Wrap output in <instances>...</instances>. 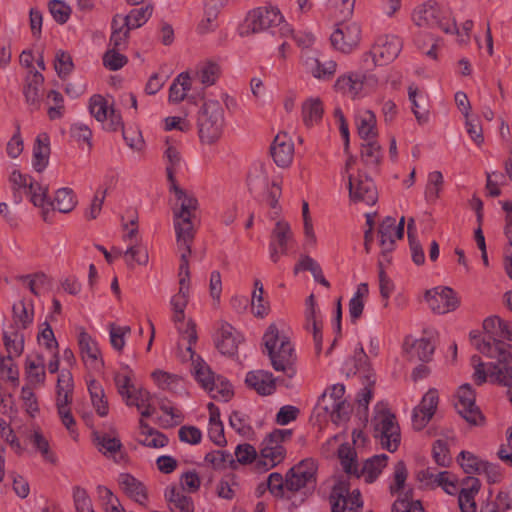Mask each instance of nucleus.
<instances>
[{
  "label": "nucleus",
  "instance_id": "a19ab883",
  "mask_svg": "<svg viewBox=\"0 0 512 512\" xmlns=\"http://www.w3.org/2000/svg\"><path fill=\"white\" fill-rule=\"evenodd\" d=\"M293 238V233L288 222L279 220L276 222L275 227L271 233V242H275L282 254H287L288 243Z\"/></svg>",
  "mask_w": 512,
  "mask_h": 512
},
{
  "label": "nucleus",
  "instance_id": "c756f323",
  "mask_svg": "<svg viewBox=\"0 0 512 512\" xmlns=\"http://www.w3.org/2000/svg\"><path fill=\"white\" fill-rule=\"evenodd\" d=\"M408 97L412 104V112L418 124H426L429 120V110L426 105V96L421 93L417 86L408 87Z\"/></svg>",
  "mask_w": 512,
  "mask_h": 512
},
{
  "label": "nucleus",
  "instance_id": "0e129e2a",
  "mask_svg": "<svg viewBox=\"0 0 512 512\" xmlns=\"http://www.w3.org/2000/svg\"><path fill=\"white\" fill-rule=\"evenodd\" d=\"M129 326H117L114 323L109 325L110 342L114 349L121 351L125 346V336L130 334Z\"/></svg>",
  "mask_w": 512,
  "mask_h": 512
},
{
  "label": "nucleus",
  "instance_id": "9b49d317",
  "mask_svg": "<svg viewBox=\"0 0 512 512\" xmlns=\"http://www.w3.org/2000/svg\"><path fill=\"white\" fill-rule=\"evenodd\" d=\"M349 197L355 202L374 205L378 200V193L373 180L366 174L359 172L357 176L349 174Z\"/></svg>",
  "mask_w": 512,
  "mask_h": 512
},
{
  "label": "nucleus",
  "instance_id": "c85d7f7f",
  "mask_svg": "<svg viewBox=\"0 0 512 512\" xmlns=\"http://www.w3.org/2000/svg\"><path fill=\"white\" fill-rule=\"evenodd\" d=\"M483 328L486 333L490 334L488 340L494 342L497 340H512V331L508 321L500 318L499 316H491L484 320Z\"/></svg>",
  "mask_w": 512,
  "mask_h": 512
},
{
  "label": "nucleus",
  "instance_id": "473e14b6",
  "mask_svg": "<svg viewBox=\"0 0 512 512\" xmlns=\"http://www.w3.org/2000/svg\"><path fill=\"white\" fill-rule=\"evenodd\" d=\"M164 495L169 503L170 512H194L192 499L178 491L176 487H167Z\"/></svg>",
  "mask_w": 512,
  "mask_h": 512
},
{
  "label": "nucleus",
  "instance_id": "bb28decb",
  "mask_svg": "<svg viewBox=\"0 0 512 512\" xmlns=\"http://www.w3.org/2000/svg\"><path fill=\"white\" fill-rule=\"evenodd\" d=\"M119 485L123 491L140 505H145L147 501V491L145 486L135 477L128 473L120 474Z\"/></svg>",
  "mask_w": 512,
  "mask_h": 512
},
{
  "label": "nucleus",
  "instance_id": "a18cd8bd",
  "mask_svg": "<svg viewBox=\"0 0 512 512\" xmlns=\"http://www.w3.org/2000/svg\"><path fill=\"white\" fill-rule=\"evenodd\" d=\"M88 391L97 414L101 417L106 416L108 414V402L102 386L96 380H91L88 383Z\"/></svg>",
  "mask_w": 512,
  "mask_h": 512
},
{
  "label": "nucleus",
  "instance_id": "a878e982",
  "mask_svg": "<svg viewBox=\"0 0 512 512\" xmlns=\"http://www.w3.org/2000/svg\"><path fill=\"white\" fill-rule=\"evenodd\" d=\"M13 327L16 330L29 328L34 320V306L31 301L22 299L12 307Z\"/></svg>",
  "mask_w": 512,
  "mask_h": 512
},
{
  "label": "nucleus",
  "instance_id": "e433bc0d",
  "mask_svg": "<svg viewBox=\"0 0 512 512\" xmlns=\"http://www.w3.org/2000/svg\"><path fill=\"white\" fill-rule=\"evenodd\" d=\"M195 354L193 358L191 357V353H189V359L192 361L194 374L196 380L201 384V386L207 390H214L213 384H215V376L211 371L210 367L199 357L197 356L195 359Z\"/></svg>",
  "mask_w": 512,
  "mask_h": 512
},
{
  "label": "nucleus",
  "instance_id": "774afa93",
  "mask_svg": "<svg viewBox=\"0 0 512 512\" xmlns=\"http://www.w3.org/2000/svg\"><path fill=\"white\" fill-rule=\"evenodd\" d=\"M120 49H108L103 56V64L111 71L122 68L127 63V57L119 52Z\"/></svg>",
  "mask_w": 512,
  "mask_h": 512
},
{
  "label": "nucleus",
  "instance_id": "338daca9",
  "mask_svg": "<svg viewBox=\"0 0 512 512\" xmlns=\"http://www.w3.org/2000/svg\"><path fill=\"white\" fill-rule=\"evenodd\" d=\"M205 461L211 464L215 469L225 468L227 464L233 466L235 463L232 454L221 450L206 454Z\"/></svg>",
  "mask_w": 512,
  "mask_h": 512
},
{
  "label": "nucleus",
  "instance_id": "052dcab7",
  "mask_svg": "<svg viewBox=\"0 0 512 512\" xmlns=\"http://www.w3.org/2000/svg\"><path fill=\"white\" fill-rule=\"evenodd\" d=\"M123 255L130 268L134 267V263L145 266L148 264L149 261L147 251L141 249L137 244L129 245V247L123 253Z\"/></svg>",
  "mask_w": 512,
  "mask_h": 512
},
{
  "label": "nucleus",
  "instance_id": "5fc2aeb1",
  "mask_svg": "<svg viewBox=\"0 0 512 512\" xmlns=\"http://www.w3.org/2000/svg\"><path fill=\"white\" fill-rule=\"evenodd\" d=\"M9 181L14 191V202L20 203L22 201V192H26L29 187V182H33L31 177L22 174L18 170L12 171Z\"/></svg>",
  "mask_w": 512,
  "mask_h": 512
},
{
  "label": "nucleus",
  "instance_id": "603ef678",
  "mask_svg": "<svg viewBox=\"0 0 512 512\" xmlns=\"http://www.w3.org/2000/svg\"><path fill=\"white\" fill-rule=\"evenodd\" d=\"M361 158L367 166H378L382 158L380 145L374 140L367 141L362 145Z\"/></svg>",
  "mask_w": 512,
  "mask_h": 512
},
{
  "label": "nucleus",
  "instance_id": "6e6552de",
  "mask_svg": "<svg viewBox=\"0 0 512 512\" xmlns=\"http://www.w3.org/2000/svg\"><path fill=\"white\" fill-rule=\"evenodd\" d=\"M331 512H361L363 502L360 491L350 493L349 482L339 479L333 486L330 494Z\"/></svg>",
  "mask_w": 512,
  "mask_h": 512
},
{
  "label": "nucleus",
  "instance_id": "4be33fe9",
  "mask_svg": "<svg viewBox=\"0 0 512 512\" xmlns=\"http://www.w3.org/2000/svg\"><path fill=\"white\" fill-rule=\"evenodd\" d=\"M171 190L174 192L179 208L173 209L174 218H193L198 207V201L194 195L187 193L180 188L177 183L171 185Z\"/></svg>",
  "mask_w": 512,
  "mask_h": 512
},
{
  "label": "nucleus",
  "instance_id": "58836bf2",
  "mask_svg": "<svg viewBox=\"0 0 512 512\" xmlns=\"http://www.w3.org/2000/svg\"><path fill=\"white\" fill-rule=\"evenodd\" d=\"M396 220L393 217H386L379 225L378 234L382 253L386 254L394 249L396 235Z\"/></svg>",
  "mask_w": 512,
  "mask_h": 512
},
{
  "label": "nucleus",
  "instance_id": "864d4df0",
  "mask_svg": "<svg viewBox=\"0 0 512 512\" xmlns=\"http://www.w3.org/2000/svg\"><path fill=\"white\" fill-rule=\"evenodd\" d=\"M4 345L8 352V356H20L24 350V335L20 331H13L11 334L4 332Z\"/></svg>",
  "mask_w": 512,
  "mask_h": 512
},
{
  "label": "nucleus",
  "instance_id": "412c9836",
  "mask_svg": "<svg viewBox=\"0 0 512 512\" xmlns=\"http://www.w3.org/2000/svg\"><path fill=\"white\" fill-rule=\"evenodd\" d=\"M74 390L73 377L70 371L62 370L56 385V407L58 412L70 409Z\"/></svg>",
  "mask_w": 512,
  "mask_h": 512
},
{
  "label": "nucleus",
  "instance_id": "0eeeda50",
  "mask_svg": "<svg viewBox=\"0 0 512 512\" xmlns=\"http://www.w3.org/2000/svg\"><path fill=\"white\" fill-rule=\"evenodd\" d=\"M379 84L376 74L366 72H350L344 74L336 80L335 88L337 91L351 98H356L362 92L374 90Z\"/></svg>",
  "mask_w": 512,
  "mask_h": 512
},
{
  "label": "nucleus",
  "instance_id": "4c0bfd02",
  "mask_svg": "<svg viewBox=\"0 0 512 512\" xmlns=\"http://www.w3.org/2000/svg\"><path fill=\"white\" fill-rule=\"evenodd\" d=\"M357 129L359 136L365 141H372L377 136L376 116L370 110H364L357 118Z\"/></svg>",
  "mask_w": 512,
  "mask_h": 512
},
{
  "label": "nucleus",
  "instance_id": "9d476101",
  "mask_svg": "<svg viewBox=\"0 0 512 512\" xmlns=\"http://www.w3.org/2000/svg\"><path fill=\"white\" fill-rule=\"evenodd\" d=\"M90 114L99 122H106L105 128L109 131L123 129V121L120 113L103 96L96 94L89 101Z\"/></svg>",
  "mask_w": 512,
  "mask_h": 512
},
{
  "label": "nucleus",
  "instance_id": "7c9ffc66",
  "mask_svg": "<svg viewBox=\"0 0 512 512\" xmlns=\"http://www.w3.org/2000/svg\"><path fill=\"white\" fill-rule=\"evenodd\" d=\"M152 6H145L138 9H133L126 16L116 15L115 24H121L122 27L128 29H136L141 27L152 15Z\"/></svg>",
  "mask_w": 512,
  "mask_h": 512
},
{
  "label": "nucleus",
  "instance_id": "cd10ccee",
  "mask_svg": "<svg viewBox=\"0 0 512 512\" xmlns=\"http://www.w3.org/2000/svg\"><path fill=\"white\" fill-rule=\"evenodd\" d=\"M406 354L411 362H428L435 350V345L428 338L414 340L410 345L406 342Z\"/></svg>",
  "mask_w": 512,
  "mask_h": 512
},
{
  "label": "nucleus",
  "instance_id": "e2e57ef3",
  "mask_svg": "<svg viewBox=\"0 0 512 512\" xmlns=\"http://www.w3.org/2000/svg\"><path fill=\"white\" fill-rule=\"evenodd\" d=\"M73 502L76 512H95L87 491L80 486L73 488Z\"/></svg>",
  "mask_w": 512,
  "mask_h": 512
},
{
  "label": "nucleus",
  "instance_id": "4468645a",
  "mask_svg": "<svg viewBox=\"0 0 512 512\" xmlns=\"http://www.w3.org/2000/svg\"><path fill=\"white\" fill-rule=\"evenodd\" d=\"M425 300L437 314H446L459 306V299L451 288L440 287L426 291Z\"/></svg>",
  "mask_w": 512,
  "mask_h": 512
},
{
  "label": "nucleus",
  "instance_id": "13d9d810",
  "mask_svg": "<svg viewBox=\"0 0 512 512\" xmlns=\"http://www.w3.org/2000/svg\"><path fill=\"white\" fill-rule=\"evenodd\" d=\"M457 460L465 473L481 474V467H482V464L484 463V461L479 460L471 452L461 451Z\"/></svg>",
  "mask_w": 512,
  "mask_h": 512
},
{
  "label": "nucleus",
  "instance_id": "f257e3e1",
  "mask_svg": "<svg viewBox=\"0 0 512 512\" xmlns=\"http://www.w3.org/2000/svg\"><path fill=\"white\" fill-rule=\"evenodd\" d=\"M263 343L274 370L284 372L288 377H293L297 357L289 337L273 323L269 325L263 335Z\"/></svg>",
  "mask_w": 512,
  "mask_h": 512
},
{
  "label": "nucleus",
  "instance_id": "72a5a7b5",
  "mask_svg": "<svg viewBox=\"0 0 512 512\" xmlns=\"http://www.w3.org/2000/svg\"><path fill=\"white\" fill-rule=\"evenodd\" d=\"M50 155L49 137L43 133L38 135L33 148V167L37 172H42L48 165Z\"/></svg>",
  "mask_w": 512,
  "mask_h": 512
},
{
  "label": "nucleus",
  "instance_id": "ddd939ff",
  "mask_svg": "<svg viewBox=\"0 0 512 512\" xmlns=\"http://www.w3.org/2000/svg\"><path fill=\"white\" fill-rule=\"evenodd\" d=\"M455 408L470 424L477 425L482 420L481 412L475 404V393L469 384L459 387L456 394Z\"/></svg>",
  "mask_w": 512,
  "mask_h": 512
},
{
  "label": "nucleus",
  "instance_id": "09e8293b",
  "mask_svg": "<svg viewBox=\"0 0 512 512\" xmlns=\"http://www.w3.org/2000/svg\"><path fill=\"white\" fill-rule=\"evenodd\" d=\"M489 379L492 383L512 389V366L489 364Z\"/></svg>",
  "mask_w": 512,
  "mask_h": 512
},
{
  "label": "nucleus",
  "instance_id": "2eb2a0df",
  "mask_svg": "<svg viewBox=\"0 0 512 512\" xmlns=\"http://www.w3.org/2000/svg\"><path fill=\"white\" fill-rule=\"evenodd\" d=\"M473 344L476 349L483 355L496 359L495 364L500 366L509 365L512 363V345L502 340L494 338V342L490 340L474 338Z\"/></svg>",
  "mask_w": 512,
  "mask_h": 512
},
{
  "label": "nucleus",
  "instance_id": "79ce46f5",
  "mask_svg": "<svg viewBox=\"0 0 512 512\" xmlns=\"http://www.w3.org/2000/svg\"><path fill=\"white\" fill-rule=\"evenodd\" d=\"M323 115L322 102L318 98H310L302 105V118L306 126L318 123Z\"/></svg>",
  "mask_w": 512,
  "mask_h": 512
},
{
  "label": "nucleus",
  "instance_id": "de8ad7c7",
  "mask_svg": "<svg viewBox=\"0 0 512 512\" xmlns=\"http://www.w3.org/2000/svg\"><path fill=\"white\" fill-rule=\"evenodd\" d=\"M124 372H118L114 376V382L117 391L124 401L128 399V395H132L138 389L131 382L132 371L129 366L123 367Z\"/></svg>",
  "mask_w": 512,
  "mask_h": 512
},
{
  "label": "nucleus",
  "instance_id": "f8f14e48",
  "mask_svg": "<svg viewBox=\"0 0 512 512\" xmlns=\"http://www.w3.org/2000/svg\"><path fill=\"white\" fill-rule=\"evenodd\" d=\"M331 44L343 53H350L361 40V28L358 23H340L332 33Z\"/></svg>",
  "mask_w": 512,
  "mask_h": 512
},
{
  "label": "nucleus",
  "instance_id": "f03ea898",
  "mask_svg": "<svg viewBox=\"0 0 512 512\" xmlns=\"http://www.w3.org/2000/svg\"><path fill=\"white\" fill-rule=\"evenodd\" d=\"M198 137L203 145H215L224 134L225 109L220 101L205 98L197 112Z\"/></svg>",
  "mask_w": 512,
  "mask_h": 512
},
{
  "label": "nucleus",
  "instance_id": "37998d69",
  "mask_svg": "<svg viewBox=\"0 0 512 512\" xmlns=\"http://www.w3.org/2000/svg\"><path fill=\"white\" fill-rule=\"evenodd\" d=\"M191 89V81L188 73L179 74L172 82L169 89V102L179 103L185 99Z\"/></svg>",
  "mask_w": 512,
  "mask_h": 512
},
{
  "label": "nucleus",
  "instance_id": "6ab92c4d",
  "mask_svg": "<svg viewBox=\"0 0 512 512\" xmlns=\"http://www.w3.org/2000/svg\"><path fill=\"white\" fill-rule=\"evenodd\" d=\"M285 453L286 451L281 444L271 441V439L266 437L263 441V447L260 452V459L257 461V466H262L264 470H269L284 460Z\"/></svg>",
  "mask_w": 512,
  "mask_h": 512
},
{
  "label": "nucleus",
  "instance_id": "6e6d98bb",
  "mask_svg": "<svg viewBox=\"0 0 512 512\" xmlns=\"http://www.w3.org/2000/svg\"><path fill=\"white\" fill-rule=\"evenodd\" d=\"M338 456L343 470L350 475H355L357 478L360 476L357 469V463L355 461V451L349 447L342 445L339 448Z\"/></svg>",
  "mask_w": 512,
  "mask_h": 512
},
{
  "label": "nucleus",
  "instance_id": "c03bdc74",
  "mask_svg": "<svg viewBox=\"0 0 512 512\" xmlns=\"http://www.w3.org/2000/svg\"><path fill=\"white\" fill-rule=\"evenodd\" d=\"M26 373L33 384H43L45 381V360L42 355L26 359Z\"/></svg>",
  "mask_w": 512,
  "mask_h": 512
},
{
  "label": "nucleus",
  "instance_id": "5701e85b",
  "mask_svg": "<svg viewBox=\"0 0 512 512\" xmlns=\"http://www.w3.org/2000/svg\"><path fill=\"white\" fill-rule=\"evenodd\" d=\"M245 382L260 395H271L276 389V379L265 370L248 372Z\"/></svg>",
  "mask_w": 512,
  "mask_h": 512
},
{
  "label": "nucleus",
  "instance_id": "69168bd1",
  "mask_svg": "<svg viewBox=\"0 0 512 512\" xmlns=\"http://www.w3.org/2000/svg\"><path fill=\"white\" fill-rule=\"evenodd\" d=\"M407 476L408 471L405 463L403 461H398L394 467L393 483L389 487L392 495L398 494L403 490Z\"/></svg>",
  "mask_w": 512,
  "mask_h": 512
},
{
  "label": "nucleus",
  "instance_id": "c9c22d12",
  "mask_svg": "<svg viewBox=\"0 0 512 512\" xmlns=\"http://www.w3.org/2000/svg\"><path fill=\"white\" fill-rule=\"evenodd\" d=\"M323 405L317 408L319 416L328 417L333 423L339 424L349 419L351 413V406L347 401H340L336 404Z\"/></svg>",
  "mask_w": 512,
  "mask_h": 512
},
{
  "label": "nucleus",
  "instance_id": "b1692460",
  "mask_svg": "<svg viewBox=\"0 0 512 512\" xmlns=\"http://www.w3.org/2000/svg\"><path fill=\"white\" fill-rule=\"evenodd\" d=\"M173 310V321L177 325V329L182 335V340L187 341L186 351L191 353V357L193 358L194 351L192 346L197 342V332L196 325L192 320H189L187 323H184L185 319V309H172Z\"/></svg>",
  "mask_w": 512,
  "mask_h": 512
},
{
  "label": "nucleus",
  "instance_id": "39448f33",
  "mask_svg": "<svg viewBox=\"0 0 512 512\" xmlns=\"http://www.w3.org/2000/svg\"><path fill=\"white\" fill-rule=\"evenodd\" d=\"M374 436L379 439L382 447L394 452L400 443V428L396 417L389 410H379L372 420Z\"/></svg>",
  "mask_w": 512,
  "mask_h": 512
},
{
  "label": "nucleus",
  "instance_id": "dca6fc26",
  "mask_svg": "<svg viewBox=\"0 0 512 512\" xmlns=\"http://www.w3.org/2000/svg\"><path fill=\"white\" fill-rule=\"evenodd\" d=\"M438 391L434 388L429 389L420 404L414 408L412 415V425L416 430H422L434 416L438 407Z\"/></svg>",
  "mask_w": 512,
  "mask_h": 512
},
{
  "label": "nucleus",
  "instance_id": "423d86ee",
  "mask_svg": "<svg viewBox=\"0 0 512 512\" xmlns=\"http://www.w3.org/2000/svg\"><path fill=\"white\" fill-rule=\"evenodd\" d=\"M401 49L402 41L397 36L380 37L372 49L363 55V66L369 69L390 63L399 55Z\"/></svg>",
  "mask_w": 512,
  "mask_h": 512
},
{
  "label": "nucleus",
  "instance_id": "1a4fd4ad",
  "mask_svg": "<svg viewBox=\"0 0 512 512\" xmlns=\"http://www.w3.org/2000/svg\"><path fill=\"white\" fill-rule=\"evenodd\" d=\"M317 464L313 459H305L286 473V490L295 493L302 489L313 490L316 485Z\"/></svg>",
  "mask_w": 512,
  "mask_h": 512
},
{
  "label": "nucleus",
  "instance_id": "bf43d9fd",
  "mask_svg": "<svg viewBox=\"0 0 512 512\" xmlns=\"http://www.w3.org/2000/svg\"><path fill=\"white\" fill-rule=\"evenodd\" d=\"M54 68L60 78L67 77L74 68L71 55L59 50L55 55Z\"/></svg>",
  "mask_w": 512,
  "mask_h": 512
},
{
  "label": "nucleus",
  "instance_id": "f704fd0d",
  "mask_svg": "<svg viewBox=\"0 0 512 512\" xmlns=\"http://www.w3.org/2000/svg\"><path fill=\"white\" fill-rule=\"evenodd\" d=\"M221 74L220 65L212 60L200 62L196 67L195 79L208 87L216 83Z\"/></svg>",
  "mask_w": 512,
  "mask_h": 512
},
{
  "label": "nucleus",
  "instance_id": "680f3d73",
  "mask_svg": "<svg viewBox=\"0 0 512 512\" xmlns=\"http://www.w3.org/2000/svg\"><path fill=\"white\" fill-rule=\"evenodd\" d=\"M44 77L41 73L35 72L31 82L27 85L24 90L26 101L29 104L35 105L40 99V89L43 84Z\"/></svg>",
  "mask_w": 512,
  "mask_h": 512
},
{
  "label": "nucleus",
  "instance_id": "2f4dec72",
  "mask_svg": "<svg viewBox=\"0 0 512 512\" xmlns=\"http://www.w3.org/2000/svg\"><path fill=\"white\" fill-rule=\"evenodd\" d=\"M140 433L138 442L150 448H162L168 444V438L163 433L150 427L142 419L139 422Z\"/></svg>",
  "mask_w": 512,
  "mask_h": 512
},
{
  "label": "nucleus",
  "instance_id": "393cba45",
  "mask_svg": "<svg viewBox=\"0 0 512 512\" xmlns=\"http://www.w3.org/2000/svg\"><path fill=\"white\" fill-rule=\"evenodd\" d=\"M79 347L86 364H89L94 369L103 367L104 363L99 359L100 350L97 343L84 331L79 334Z\"/></svg>",
  "mask_w": 512,
  "mask_h": 512
},
{
  "label": "nucleus",
  "instance_id": "4d7b16f0",
  "mask_svg": "<svg viewBox=\"0 0 512 512\" xmlns=\"http://www.w3.org/2000/svg\"><path fill=\"white\" fill-rule=\"evenodd\" d=\"M152 377L161 389L173 392L177 391L182 382L179 376L161 370L154 371Z\"/></svg>",
  "mask_w": 512,
  "mask_h": 512
},
{
  "label": "nucleus",
  "instance_id": "7ed1b4c3",
  "mask_svg": "<svg viewBox=\"0 0 512 512\" xmlns=\"http://www.w3.org/2000/svg\"><path fill=\"white\" fill-rule=\"evenodd\" d=\"M245 33H258L271 29L272 34L279 33L286 37L292 33L288 24L284 23L283 16L277 7H260L250 12L245 21Z\"/></svg>",
  "mask_w": 512,
  "mask_h": 512
},
{
  "label": "nucleus",
  "instance_id": "49530a36",
  "mask_svg": "<svg viewBox=\"0 0 512 512\" xmlns=\"http://www.w3.org/2000/svg\"><path fill=\"white\" fill-rule=\"evenodd\" d=\"M166 161V174L171 185L176 183L175 174L179 170L182 163V156L178 149L172 145H168L164 152Z\"/></svg>",
  "mask_w": 512,
  "mask_h": 512
},
{
  "label": "nucleus",
  "instance_id": "ea45409f",
  "mask_svg": "<svg viewBox=\"0 0 512 512\" xmlns=\"http://www.w3.org/2000/svg\"><path fill=\"white\" fill-rule=\"evenodd\" d=\"M388 456L385 454L375 455L365 461L361 470V475L367 483H372L381 474L383 468L387 465Z\"/></svg>",
  "mask_w": 512,
  "mask_h": 512
},
{
  "label": "nucleus",
  "instance_id": "3c124183",
  "mask_svg": "<svg viewBox=\"0 0 512 512\" xmlns=\"http://www.w3.org/2000/svg\"><path fill=\"white\" fill-rule=\"evenodd\" d=\"M48 188L39 184L38 182H29V187L25 194L29 196L30 201L34 206L44 208L45 205L52 206L47 198Z\"/></svg>",
  "mask_w": 512,
  "mask_h": 512
},
{
  "label": "nucleus",
  "instance_id": "8fccbe9b",
  "mask_svg": "<svg viewBox=\"0 0 512 512\" xmlns=\"http://www.w3.org/2000/svg\"><path fill=\"white\" fill-rule=\"evenodd\" d=\"M52 203V206H54V208L59 212L69 213L75 208L77 201L70 188H61L56 191L55 198Z\"/></svg>",
  "mask_w": 512,
  "mask_h": 512
},
{
  "label": "nucleus",
  "instance_id": "a211bd4d",
  "mask_svg": "<svg viewBox=\"0 0 512 512\" xmlns=\"http://www.w3.org/2000/svg\"><path fill=\"white\" fill-rule=\"evenodd\" d=\"M302 61L306 71L318 79L331 77L336 72V63L334 61L321 62L315 51L304 52Z\"/></svg>",
  "mask_w": 512,
  "mask_h": 512
},
{
  "label": "nucleus",
  "instance_id": "f3484780",
  "mask_svg": "<svg viewBox=\"0 0 512 512\" xmlns=\"http://www.w3.org/2000/svg\"><path fill=\"white\" fill-rule=\"evenodd\" d=\"M271 155L277 166L282 168L290 166L294 157V144L286 133L281 132L275 136Z\"/></svg>",
  "mask_w": 512,
  "mask_h": 512
},
{
  "label": "nucleus",
  "instance_id": "20e7f679",
  "mask_svg": "<svg viewBox=\"0 0 512 512\" xmlns=\"http://www.w3.org/2000/svg\"><path fill=\"white\" fill-rule=\"evenodd\" d=\"M412 19L415 25L420 28H439L447 34L461 35L455 22L451 21L448 14L436 3L428 2L417 7L413 12Z\"/></svg>",
  "mask_w": 512,
  "mask_h": 512
},
{
  "label": "nucleus",
  "instance_id": "aec40b11",
  "mask_svg": "<svg viewBox=\"0 0 512 512\" xmlns=\"http://www.w3.org/2000/svg\"><path fill=\"white\" fill-rule=\"evenodd\" d=\"M241 340V335L230 324L226 322L221 323L216 338V347L223 355H234Z\"/></svg>",
  "mask_w": 512,
  "mask_h": 512
}]
</instances>
